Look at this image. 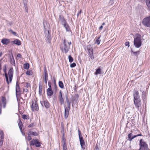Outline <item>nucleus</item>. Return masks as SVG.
<instances>
[{"label": "nucleus", "mask_w": 150, "mask_h": 150, "mask_svg": "<svg viewBox=\"0 0 150 150\" xmlns=\"http://www.w3.org/2000/svg\"><path fill=\"white\" fill-rule=\"evenodd\" d=\"M100 36L99 37H98L97 39L96 40L95 43L98 44V45H99L100 44V40H99V39H100Z\"/></svg>", "instance_id": "obj_32"}, {"label": "nucleus", "mask_w": 150, "mask_h": 150, "mask_svg": "<svg viewBox=\"0 0 150 150\" xmlns=\"http://www.w3.org/2000/svg\"><path fill=\"white\" fill-rule=\"evenodd\" d=\"M44 82L46 84H47V81L48 79V75L47 73V71L45 68V70H44Z\"/></svg>", "instance_id": "obj_14"}, {"label": "nucleus", "mask_w": 150, "mask_h": 150, "mask_svg": "<svg viewBox=\"0 0 150 150\" xmlns=\"http://www.w3.org/2000/svg\"><path fill=\"white\" fill-rule=\"evenodd\" d=\"M105 25V22H104L103 23H102V25Z\"/></svg>", "instance_id": "obj_62"}, {"label": "nucleus", "mask_w": 150, "mask_h": 150, "mask_svg": "<svg viewBox=\"0 0 150 150\" xmlns=\"http://www.w3.org/2000/svg\"><path fill=\"white\" fill-rule=\"evenodd\" d=\"M140 150H149L148 148L147 145L144 140L141 139L140 141Z\"/></svg>", "instance_id": "obj_6"}, {"label": "nucleus", "mask_w": 150, "mask_h": 150, "mask_svg": "<svg viewBox=\"0 0 150 150\" xmlns=\"http://www.w3.org/2000/svg\"><path fill=\"white\" fill-rule=\"evenodd\" d=\"M44 27L45 29L44 32L45 33V36L47 38V42L49 43H50L51 40V35L49 33V31L47 30L46 26L45 23L44 24Z\"/></svg>", "instance_id": "obj_5"}, {"label": "nucleus", "mask_w": 150, "mask_h": 150, "mask_svg": "<svg viewBox=\"0 0 150 150\" xmlns=\"http://www.w3.org/2000/svg\"><path fill=\"white\" fill-rule=\"evenodd\" d=\"M1 55H2V54L1 53H0V57H1Z\"/></svg>", "instance_id": "obj_64"}, {"label": "nucleus", "mask_w": 150, "mask_h": 150, "mask_svg": "<svg viewBox=\"0 0 150 150\" xmlns=\"http://www.w3.org/2000/svg\"><path fill=\"white\" fill-rule=\"evenodd\" d=\"M59 86L61 88H63L64 87V85L62 81H60L59 82Z\"/></svg>", "instance_id": "obj_29"}, {"label": "nucleus", "mask_w": 150, "mask_h": 150, "mask_svg": "<svg viewBox=\"0 0 150 150\" xmlns=\"http://www.w3.org/2000/svg\"><path fill=\"white\" fill-rule=\"evenodd\" d=\"M47 25H48V28H50V25L48 23H47L46 22L45 23Z\"/></svg>", "instance_id": "obj_56"}, {"label": "nucleus", "mask_w": 150, "mask_h": 150, "mask_svg": "<svg viewBox=\"0 0 150 150\" xmlns=\"http://www.w3.org/2000/svg\"><path fill=\"white\" fill-rule=\"evenodd\" d=\"M63 45L61 47V49L63 52H64L65 53H67L70 49V45H71V42H69L67 40L64 39L63 42Z\"/></svg>", "instance_id": "obj_2"}, {"label": "nucleus", "mask_w": 150, "mask_h": 150, "mask_svg": "<svg viewBox=\"0 0 150 150\" xmlns=\"http://www.w3.org/2000/svg\"><path fill=\"white\" fill-rule=\"evenodd\" d=\"M134 44L136 48H139L141 46L142 42L140 35L134 38Z\"/></svg>", "instance_id": "obj_4"}, {"label": "nucleus", "mask_w": 150, "mask_h": 150, "mask_svg": "<svg viewBox=\"0 0 150 150\" xmlns=\"http://www.w3.org/2000/svg\"><path fill=\"white\" fill-rule=\"evenodd\" d=\"M24 86H25V87L27 88L29 86V85L28 83H24Z\"/></svg>", "instance_id": "obj_45"}, {"label": "nucleus", "mask_w": 150, "mask_h": 150, "mask_svg": "<svg viewBox=\"0 0 150 150\" xmlns=\"http://www.w3.org/2000/svg\"><path fill=\"white\" fill-rule=\"evenodd\" d=\"M1 64H0V70H1Z\"/></svg>", "instance_id": "obj_61"}, {"label": "nucleus", "mask_w": 150, "mask_h": 150, "mask_svg": "<svg viewBox=\"0 0 150 150\" xmlns=\"http://www.w3.org/2000/svg\"><path fill=\"white\" fill-rule=\"evenodd\" d=\"M4 68L3 69V71L4 72V74L5 76V78L6 79V81L7 83L8 84H9V82L8 80V76L7 74L6 73V65L5 64L4 66Z\"/></svg>", "instance_id": "obj_13"}, {"label": "nucleus", "mask_w": 150, "mask_h": 150, "mask_svg": "<svg viewBox=\"0 0 150 150\" xmlns=\"http://www.w3.org/2000/svg\"><path fill=\"white\" fill-rule=\"evenodd\" d=\"M33 124H31L29 125L28 127H30L33 126Z\"/></svg>", "instance_id": "obj_57"}, {"label": "nucleus", "mask_w": 150, "mask_h": 150, "mask_svg": "<svg viewBox=\"0 0 150 150\" xmlns=\"http://www.w3.org/2000/svg\"><path fill=\"white\" fill-rule=\"evenodd\" d=\"M22 118L24 119H29V118H27V116L26 115H22Z\"/></svg>", "instance_id": "obj_40"}, {"label": "nucleus", "mask_w": 150, "mask_h": 150, "mask_svg": "<svg viewBox=\"0 0 150 150\" xmlns=\"http://www.w3.org/2000/svg\"><path fill=\"white\" fill-rule=\"evenodd\" d=\"M48 85L49 86V88H48L52 89L51 86V83L49 81L48 82Z\"/></svg>", "instance_id": "obj_48"}, {"label": "nucleus", "mask_w": 150, "mask_h": 150, "mask_svg": "<svg viewBox=\"0 0 150 150\" xmlns=\"http://www.w3.org/2000/svg\"><path fill=\"white\" fill-rule=\"evenodd\" d=\"M63 24L64 26L66 29L67 31H69L70 30V28L69 27V26L68 25L67 23L66 22H65V23Z\"/></svg>", "instance_id": "obj_22"}, {"label": "nucleus", "mask_w": 150, "mask_h": 150, "mask_svg": "<svg viewBox=\"0 0 150 150\" xmlns=\"http://www.w3.org/2000/svg\"><path fill=\"white\" fill-rule=\"evenodd\" d=\"M76 66V64L75 63H73L70 65V66L71 68H73L75 67Z\"/></svg>", "instance_id": "obj_39"}, {"label": "nucleus", "mask_w": 150, "mask_h": 150, "mask_svg": "<svg viewBox=\"0 0 150 150\" xmlns=\"http://www.w3.org/2000/svg\"><path fill=\"white\" fill-rule=\"evenodd\" d=\"M63 150H67V146L65 143H64L63 145Z\"/></svg>", "instance_id": "obj_38"}, {"label": "nucleus", "mask_w": 150, "mask_h": 150, "mask_svg": "<svg viewBox=\"0 0 150 150\" xmlns=\"http://www.w3.org/2000/svg\"><path fill=\"white\" fill-rule=\"evenodd\" d=\"M3 140H4L0 139V146L2 145L3 142Z\"/></svg>", "instance_id": "obj_46"}, {"label": "nucleus", "mask_w": 150, "mask_h": 150, "mask_svg": "<svg viewBox=\"0 0 150 150\" xmlns=\"http://www.w3.org/2000/svg\"><path fill=\"white\" fill-rule=\"evenodd\" d=\"M16 97L17 98V96L18 95H19L20 93V89L19 85L17 82L16 83Z\"/></svg>", "instance_id": "obj_16"}, {"label": "nucleus", "mask_w": 150, "mask_h": 150, "mask_svg": "<svg viewBox=\"0 0 150 150\" xmlns=\"http://www.w3.org/2000/svg\"><path fill=\"white\" fill-rule=\"evenodd\" d=\"M125 45L126 46H128V47L129 46V42H127L125 43Z\"/></svg>", "instance_id": "obj_49"}, {"label": "nucleus", "mask_w": 150, "mask_h": 150, "mask_svg": "<svg viewBox=\"0 0 150 150\" xmlns=\"http://www.w3.org/2000/svg\"><path fill=\"white\" fill-rule=\"evenodd\" d=\"M10 58L11 63L12 65H15V62L13 55H12L10 57Z\"/></svg>", "instance_id": "obj_21"}, {"label": "nucleus", "mask_w": 150, "mask_h": 150, "mask_svg": "<svg viewBox=\"0 0 150 150\" xmlns=\"http://www.w3.org/2000/svg\"><path fill=\"white\" fill-rule=\"evenodd\" d=\"M4 133L3 131H0V139L4 140Z\"/></svg>", "instance_id": "obj_28"}, {"label": "nucleus", "mask_w": 150, "mask_h": 150, "mask_svg": "<svg viewBox=\"0 0 150 150\" xmlns=\"http://www.w3.org/2000/svg\"><path fill=\"white\" fill-rule=\"evenodd\" d=\"M138 94L139 93L138 91H135L133 94L134 104L137 110H140L141 109V100Z\"/></svg>", "instance_id": "obj_1"}, {"label": "nucleus", "mask_w": 150, "mask_h": 150, "mask_svg": "<svg viewBox=\"0 0 150 150\" xmlns=\"http://www.w3.org/2000/svg\"><path fill=\"white\" fill-rule=\"evenodd\" d=\"M133 52V53H134V54H137V52Z\"/></svg>", "instance_id": "obj_60"}, {"label": "nucleus", "mask_w": 150, "mask_h": 150, "mask_svg": "<svg viewBox=\"0 0 150 150\" xmlns=\"http://www.w3.org/2000/svg\"><path fill=\"white\" fill-rule=\"evenodd\" d=\"M142 136L141 134H138L137 135H133L132 133H129L128 135V140L131 141L134 138L137 137Z\"/></svg>", "instance_id": "obj_11"}, {"label": "nucleus", "mask_w": 150, "mask_h": 150, "mask_svg": "<svg viewBox=\"0 0 150 150\" xmlns=\"http://www.w3.org/2000/svg\"><path fill=\"white\" fill-rule=\"evenodd\" d=\"M54 88L55 89H56L57 88V85H56V83H54Z\"/></svg>", "instance_id": "obj_58"}, {"label": "nucleus", "mask_w": 150, "mask_h": 150, "mask_svg": "<svg viewBox=\"0 0 150 150\" xmlns=\"http://www.w3.org/2000/svg\"><path fill=\"white\" fill-rule=\"evenodd\" d=\"M66 100L68 107V108H67L66 107H64V108L65 109L64 116V117L66 119L68 116L70 108V102L69 100L68 97L67 96H66Z\"/></svg>", "instance_id": "obj_3"}, {"label": "nucleus", "mask_w": 150, "mask_h": 150, "mask_svg": "<svg viewBox=\"0 0 150 150\" xmlns=\"http://www.w3.org/2000/svg\"><path fill=\"white\" fill-rule=\"evenodd\" d=\"M79 139L81 148L83 150H84L85 148L86 145L83 137H80Z\"/></svg>", "instance_id": "obj_12"}, {"label": "nucleus", "mask_w": 150, "mask_h": 150, "mask_svg": "<svg viewBox=\"0 0 150 150\" xmlns=\"http://www.w3.org/2000/svg\"><path fill=\"white\" fill-rule=\"evenodd\" d=\"M18 125L21 131H22V129L23 127V124L21 121L20 120H19L18 121Z\"/></svg>", "instance_id": "obj_24"}, {"label": "nucleus", "mask_w": 150, "mask_h": 150, "mask_svg": "<svg viewBox=\"0 0 150 150\" xmlns=\"http://www.w3.org/2000/svg\"><path fill=\"white\" fill-rule=\"evenodd\" d=\"M42 86L41 85H39V93L40 94L42 93Z\"/></svg>", "instance_id": "obj_36"}, {"label": "nucleus", "mask_w": 150, "mask_h": 150, "mask_svg": "<svg viewBox=\"0 0 150 150\" xmlns=\"http://www.w3.org/2000/svg\"><path fill=\"white\" fill-rule=\"evenodd\" d=\"M53 79L54 80V83H56V81H55V79L54 77L53 78Z\"/></svg>", "instance_id": "obj_59"}, {"label": "nucleus", "mask_w": 150, "mask_h": 150, "mask_svg": "<svg viewBox=\"0 0 150 150\" xmlns=\"http://www.w3.org/2000/svg\"><path fill=\"white\" fill-rule=\"evenodd\" d=\"M59 18L60 20L62 22V24H63L65 23V22H66L62 16L60 15L59 16Z\"/></svg>", "instance_id": "obj_27"}, {"label": "nucleus", "mask_w": 150, "mask_h": 150, "mask_svg": "<svg viewBox=\"0 0 150 150\" xmlns=\"http://www.w3.org/2000/svg\"><path fill=\"white\" fill-rule=\"evenodd\" d=\"M28 90L27 88H24L23 89V91L24 92H28Z\"/></svg>", "instance_id": "obj_51"}, {"label": "nucleus", "mask_w": 150, "mask_h": 150, "mask_svg": "<svg viewBox=\"0 0 150 150\" xmlns=\"http://www.w3.org/2000/svg\"><path fill=\"white\" fill-rule=\"evenodd\" d=\"M47 94L48 96H51L53 93V92L52 90V89L48 88L47 89Z\"/></svg>", "instance_id": "obj_20"}, {"label": "nucleus", "mask_w": 150, "mask_h": 150, "mask_svg": "<svg viewBox=\"0 0 150 150\" xmlns=\"http://www.w3.org/2000/svg\"><path fill=\"white\" fill-rule=\"evenodd\" d=\"M26 73L27 75H31L32 74V72L31 71H28Z\"/></svg>", "instance_id": "obj_37"}, {"label": "nucleus", "mask_w": 150, "mask_h": 150, "mask_svg": "<svg viewBox=\"0 0 150 150\" xmlns=\"http://www.w3.org/2000/svg\"><path fill=\"white\" fill-rule=\"evenodd\" d=\"M87 49L88 52V54L89 57L93 60L94 59L93 50L91 46L88 45L87 46Z\"/></svg>", "instance_id": "obj_7"}, {"label": "nucleus", "mask_w": 150, "mask_h": 150, "mask_svg": "<svg viewBox=\"0 0 150 150\" xmlns=\"http://www.w3.org/2000/svg\"><path fill=\"white\" fill-rule=\"evenodd\" d=\"M1 100L2 103L3 105V107L4 108H5L6 105V99L4 97H2Z\"/></svg>", "instance_id": "obj_23"}, {"label": "nucleus", "mask_w": 150, "mask_h": 150, "mask_svg": "<svg viewBox=\"0 0 150 150\" xmlns=\"http://www.w3.org/2000/svg\"><path fill=\"white\" fill-rule=\"evenodd\" d=\"M37 139L32 140L30 142V146H34L35 144V143Z\"/></svg>", "instance_id": "obj_26"}, {"label": "nucleus", "mask_w": 150, "mask_h": 150, "mask_svg": "<svg viewBox=\"0 0 150 150\" xmlns=\"http://www.w3.org/2000/svg\"><path fill=\"white\" fill-rule=\"evenodd\" d=\"M78 132H79V138H80V137H83L81 136V132L80 130L79 129L78 130Z\"/></svg>", "instance_id": "obj_44"}, {"label": "nucleus", "mask_w": 150, "mask_h": 150, "mask_svg": "<svg viewBox=\"0 0 150 150\" xmlns=\"http://www.w3.org/2000/svg\"><path fill=\"white\" fill-rule=\"evenodd\" d=\"M68 58L69 59V62L70 63L73 62L74 59L73 58L71 57V55H69L68 56Z\"/></svg>", "instance_id": "obj_33"}, {"label": "nucleus", "mask_w": 150, "mask_h": 150, "mask_svg": "<svg viewBox=\"0 0 150 150\" xmlns=\"http://www.w3.org/2000/svg\"><path fill=\"white\" fill-rule=\"evenodd\" d=\"M59 95L58 96L59 99V101L60 103L62 105L64 103V100L62 98V94L61 91H60L59 92Z\"/></svg>", "instance_id": "obj_15"}, {"label": "nucleus", "mask_w": 150, "mask_h": 150, "mask_svg": "<svg viewBox=\"0 0 150 150\" xmlns=\"http://www.w3.org/2000/svg\"><path fill=\"white\" fill-rule=\"evenodd\" d=\"M95 150H99V149L98 147V146L97 145H96V146L95 147Z\"/></svg>", "instance_id": "obj_53"}, {"label": "nucleus", "mask_w": 150, "mask_h": 150, "mask_svg": "<svg viewBox=\"0 0 150 150\" xmlns=\"http://www.w3.org/2000/svg\"><path fill=\"white\" fill-rule=\"evenodd\" d=\"M21 54L19 53L17 55V57H18L21 58Z\"/></svg>", "instance_id": "obj_54"}, {"label": "nucleus", "mask_w": 150, "mask_h": 150, "mask_svg": "<svg viewBox=\"0 0 150 150\" xmlns=\"http://www.w3.org/2000/svg\"><path fill=\"white\" fill-rule=\"evenodd\" d=\"M1 42L4 45H8L10 42V40L9 39L4 38L2 40Z\"/></svg>", "instance_id": "obj_19"}, {"label": "nucleus", "mask_w": 150, "mask_h": 150, "mask_svg": "<svg viewBox=\"0 0 150 150\" xmlns=\"http://www.w3.org/2000/svg\"><path fill=\"white\" fill-rule=\"evenodd\" d=\"M142 23L144 25L149 27L150 26V16L144 18L142 21Z\"/></svg>", "instance_id": "obj_8"}, {"label": "nucleus", "mask_w": 150, "mask_h": 150, "mask_svg": "<svg viewBox=\"0 0 150 150\" xmlns=\"http://www.w3.org/2000/svg\"><path fill=\"white\" fill-rule=\"evenodd\" d=\"M29 133L30 134H32L34 136H37L38 135V133L36 132H30Z\"/></svg>", "instance_id": "obj_34"}, {"label": "nucleus", "mask_w": 150, "mask_h": 150, "mask_svg": "<svg viewBox=\"0 0 150 150\" xmlns=\"http://www.w3.org/2000/svg\"><path fill=\"white\" fill-rule=\"evenodd\" d=\"M28 136L27 137V139L28 141H30L31 139V137L30 136V133H28Z\"/></svg>", "instance_id": "obj_42"}, {"label": "nucleus", "mask_w": 150, "mask_h": 150, "mask_svg": "<svg viewBox=\"0 0 150 150\" xmlns=\"http://www.w3.org/2000/svg\"><path fill=\"white\" fill-rule=\"evenodd\" d=\"M11 43L16 44L18 45H20L21 44V42L17 39H15L14 41L11 42Z\"/></svg>", "instance_id": "obj_18"}, {"label": "nucleus", "mask_w": 150, "mask_h": 150, "mask_svg": "<svg viewBox=\"0 0 150 150\" xmlns=\"http://www.w3.org/2000/svg\"><path fill=\"white\" fill-rule=\"evenodd\" d=\"M81 12H82L81 10H80V11H79V12L77 13V16H79V15H80L81 13Z\"/></svg>", "instance_id": "obj_52"}, {"label": "nucleus", "mask_w": 150, "mask_h": 150, "mask_svg": "<svg viewBox=\"0 0 150 150\" xmlns=\"http://www.w3.org/2000/svg\"><path fill=\"white\" fill-rule=\"evenodd\" d=\"M8 77L9 79V81L11 83L13 77V69L12 67L8 71Z\"/></svg>", "instance_id": "obj_10"}, {"label": "nucleus", "mask_w": 150, "mask_h": 150, "mask_svg": "<svg viewBox=\"0 0 150 150\" xmlns=\"http://www.w3.org/2000/svg\"><path fill=\"white\" fill-rule=\"evenodd\" d=\"M2 105L1 102L0 101V114L1 113Z\"/></svg>", "instance_id": "obj_47"}, {"label": "nucleus", "mask_w": 150, "mask_h": 150, "mask_svg": "<svg viewBox=\"0 0 150 150\" xmlns=\"http://www.w3.org/2000/svg\"><path fill=\"white\" fill-rule=\"evenodd\" d=\"M35 145L36 147H38L40 146V142L38 141V140H37Z\"/></svg>", "instance_id": "obj_35"}, {"label": "nucleus", "mask_w": 150, "mask_h": 150, "mask_svg": "<svg viewBox=\"0 0 150 150\" xmlns=\"http://www.w3.org/2000/svg\"><path fill=\"white\" fill-rule=\"evenodd\" d=\"M29 67V65L28 63H26L24 64V68L25 69H28Z\"/></svg>", "instance_id": "obj_30"}, {"label": "nucleus", "mask_w": 150, "mask_h": 150, "mask_svg": "<svg viewBox=\"0 0 150 150\" xmlns=\"http://www.w3.org/2000/svg\"><path fill=\"white\" fill-rule=\"evenodd\" d=\"M101 73V69L100 68H98L96 70V71L95 73V75H97L98 74H100Z\"/></svg>", "instance_id": "obj_25"}, {"label": "nucleus", "mask_w": 150, "mask_h": 150, "mask_svg": "<svg viewBox=\"0 0 150 150\" xmlns=\"http://www.w3.org/2000/svg\"><path fill=\"white\" fill-rule=\"evenodd\" d=\"M9 31L10 32H11V33L13 35H16V36L17 35V34H16V33L15 32L13 31L12 30H9Z\"/></svg>", "instance_id": "obj_41"}, {"label": "nucleus", "mask_w": 150, "mask_h": 150, "mask_svg": "<svg viewBox=\"0 0 150 150\" xmlns=\"http://www.w3.org/2000/svg\"><path fill=\"white\" fill-rule=\"evenodd\" d=\"M40 103L42 106H43L42 103H44L45 107L47 108L50 107V103L47 100H44L43 102L41 101Z\"/></svg>", "instance_id": "obj_17"}, {"label": "nucleus", "mask_w": 150, "mask_h": 150, "mask_svg": "<svg viewBox=\"0 0 150 150\" xmlns=\"http://www.w3.org/2000/svg\"><path fill=\"white\" fill-rule=\"evenodd\" d=\"M103 25L101 26L99 28V29L100 30H101L103 28Z\"/></svg>", "instance_id": "obj_55"}, {"label": "nucleus", "mask_w": 150, "mask_h": 150, "mask_svg": "<svg viewBox=\"0 0 150 150\" xmlns=\"http://www.w3.org/2000/svg\"><path fill=\"white\" fill-rule=\"evenodd\" d=\"M27 96V94H25V97H26Z\"/></svg>", "instance_id": "obj_63"}, {"label": "nucleus", "mask_w": 150, "mask_h": 150, "mask_svg": "<svg viewBox=\"0 0 150 150\" xmlns=\"http://www.w3.org/2000/svg\"><path fill=\"white\" fill-rule=\"evenodd\" d=\"M113 3V0H110V1L109 2V4L110 5H112Z\"/></svg>", "instance_id": "obj_50"}, {"label": "nucleus", "mask_w": 150, "mask_h": 150, "mask_svg": "<svg viewBox=\"0 0 150 150\" xmlns=\"http://www.w3.org/2000/svg\"><path fill=\"white\" fill-rule=\"evenodd\" d=\"M24 6L25 8V11L27 12L28 11V8H27V4L26 3H24Z\"/></svg>", "instance_id": "obj_43"}, {"label": "nucleus", "mask_w": 150, "mask_h": 150, "mask_svg": "<svg viewBox=\"0 0 150 150\" xmlns=\"http://www.w3.org/2000/svg\"><path fill=\"white\" fill-rule=\"evenodd\" d=\"M32 105H31V108L33 111H38L39 110L38 106V104L36 101H32Z\"/></svg>", "instance_id": "obj_9"}, {"label": "nucleus", "mask_w": 150, "mask_h": 150, "mask_svg": "<svg viewBox=\"0 0 150 150\" xmlns=\"http://www.w3.org/2000/svg\"><path fill=\"white\" fill-rule=\"evenodd\" d=\"M146 3L147 6L149 9L150 8V0H146Z\"/></svg>", "instance_id": "obj_31"}]
</instances>
